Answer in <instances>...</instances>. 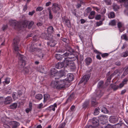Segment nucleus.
I'll return each instance as SVG.
<instances>
[{"instance_id": "obj_2", "label": "nucleus", "mask_w": 128, "mask_h": 128, "mask_svg": "<svg viewBox=\"0 0 128 128\" xmlns=\"http://www.w3.org/2000/svg\"><path fill=\"white\" fill-rule=\"evenodd\" d=\"M50 74L51 77H55L54 79L56 80L64 76L65 73L64 71L63 70H61L58 72L56 69L53 68L51 70Z\"/></svg>"}, {"instance_id": "obj_16", "label": "nucleus", "mask_w": 128, "mask_h": 128, "mask_svg": "<svg viewBox=\"0 0 128 128\" xmlns=\"http://www.w3.org/2000/svg\"><path fill=\"white\" fill-rule=\"evenodd\" d=\"M90 102L89 100L85 101L83 103L82 105V108L85 109L89 107Z\"/></svg>"}, {"instance_id": "obj_45", "label": "nucleus", "mask_w": 128, "mask_h": 128, "mask_svg": "<svg viewBox=\"0 0 128 128\" xmlns=\"http://www.w3.org/2000/svg\"><path fill=\"white\" fill-rule=\"evenodd\" d=\"M116 24V22L115 20H113L111 21L109 23V24L114 26Z\"/></svg>"}, {"instance_id": "obj_22", "label": "nucleus", "mask_w": 128, "mask_h": 128, "mask_svg": "<svg viewBox=\"0 0 128 128\" xmlns=\"http://www.w3.org/2000/svg\"><path fill=\"white\" fill-rule=\"evenodd\" d=\"M95 12L94 11L91 12L89 15L88 16V18L90 19H92L94 17Z\"/></svg>"}, {"instance_id": "obj_15", "label": "nucleus", "mask_w": 128, "mask_h": 128, "mask_svg": "<svg viewBox=\"0 0 128 128\" xmlns=\"http://www.w3.org/2000/svg\"><path fill=\"white\" fill-rule=\"evenodd\" d=\"M96 94H94V96L91 98V105L92 106L96 107Z\"/></svg>"}, {"instance_id": "obj_14", "label": "nucleus", "mask_w": 128, "mask_h": 128, "mask_svg": "<svg viewBox=\"0 0 128 128\" xmlns=\"http://www.w3.org/2000/svg\"><path fill=\"white\" fill-rule=\"evenodd\" d=\"M53 38L50 40L49 42H47V44L52 47H54L55 46L57 43L55 40H52Z\"/></svg>"}, {"instance_id": "obj_40", "label": "nucleus", "mask_w": 128, "mask_h": 128, "mask_svg": "<svg viewBox=\"0 0 128 128\" xmlns=\"http://www.w3.org/2000/svg\"><path fill=\"white\" fill-rule=\"evenodd\" d=\"M128 74V72L126 70L124 71L123 74L122 75L121 78H124Z\"/></svg>"}, {"instance_id": "obj_36", "label": "nucleus", "mask_w": 128, "mask_h": 128, "mask_svg": "<svg viewBox=\"0 0 128 128\" xmlns=\"http://www.w3.org/2000/svg\"><path fill=\"white\" fill-rule=\"evenodd\" d=\"M117 25L118 28L119 29L120 32H122L124 30H122L120 29V28L122 27V24L121 22H119L118 23Z\"/></svg>"}, {"instance_id": "obj_37", "label": "nucleus", "mask_w": 128, "mask_h": 128, "mask_svg": "<svg viewBox=\"0 0 128 128\" xmlns=\"http://www.w3.org/2000/svg\"><path fill=\"white\" fill-rule=\"evenodd\" d=\"M121 38L122 39L126 41H127L128 40V38H127V36L125 34H123L121 36Z\"/></svg>"}, {"instance_id": "obj_63", "label": "nucleus", "mask_w": 128, "mask_h": 128, "mask_svg": "<svg viewBox=\"0 0 128 128\" xmlns=\"http://www.w3.org/2000/svg\"><path fill=\"white\" fill-rule=\"evenodd\" d=\"M37 36L36 35H35V36H34L33 37V40L34 41H37Z\"/></svg>"}, {"instance_id": "obj_31", "label": "nucleus", "mask_w": 128, "mask_h": 128, "mask_svg": "<svg viewBox=\"0 0 128 128\" xmlns=\"http://www.w3.org/2000/svg\"><path fill=\"white\" fill-rule=\"evenodd\" d=\"M120 56L122 57H126L128 56V50H126L121 54Z\"/></svg>"}, {"instance_id": "obj_55", "label": "nucleus", "mask_w": 128, "mask_h": 128, "mask_svg": "<svg viewBox=\"0 0 128 128\" xmlns=\"http://www.w3.org/2000/svg\"><path fill=\"white\" fill-rule=\"evenodd\" d=\"M108 54L107 53H105L103 54H102V56L104 58L105 57L108 56Z\"/></svg>"}, {"instance_id": "obj_6", "label": "nucleus", "mask_w": 128, "mask_h": 128, "mask_svg": "<svg viewBox=\"0 0 128 128\" xmlns=\"http://www.w3.org/2000/svg\"><path fill=\"white\" fill-rule=\"evenodd\" d=\"M90 76V74L84 75L82 77L81 80L79 82V83L80 84L84 82V84H85L89 80Z\"/></svg>"}, {"instance_id": "obj_48", "label": "nucleus", "mask_w": 128, "mask_h": 128, "mask_svg": "<svg viewBox=\"0 0 128 128\" xmlns=\"http://www.w3.org/2000/svg\"><path fill=\"white\" fill-rule=\"evenodd\" d=\"M113 74H111L110 76H108L107 79V82H110V80L112 78L113 76Z\"/></svg>"}, {"instance_id": "obj_33", "label": "nucleus", "mask_w": 128, "mask_h": 128, "mask_svg": "<svg viewBox=\"0 0 128 128\" xmlns=\"http://www.w3.org/2000/svg\"><path fill=\"white\" fill-rule=\"evenodd\" d=\"M47 32H50L51 33H52L54 32V28L52 26H50L47 30Z\"/></svg>"}, {"instance_id": "obj_13", "label": "nucleus", "mask_w": 128, "mask_h": 128, "mask_svg": "<svg viewBox=\"0 0 128 128\" xmlns=\"http://www.w3.org/2000/svg\"><path fill=\"white\" fill-rule=\"evenodd\" d=\"M67 60L68 62H67L68 64L67 65V66H68L71 69H74L76 68L74 63L73 61H71V60H68V58Z\"/></svg>"}, {"instance_id": "obj_58", "label": "nucleus", "mask_w": 128, "mask_h": 128, "mask_svg": "<svg viewBox=\"0 0 128 128\" xmlns=\"http://www.w3.org/2000/svg\"><path fill=\"white\" fill-rule=\"evenodd\" d=\"M118 70H116L114 71V73L111 74H113V76L114 75L117 74L118 73Z\"/></svg>"}, {"instance_id": "obj_61", "label": "nucleus", "mask_w": 128, "mask_h": 128, "mask_svg": "<svg viewBox=\"0 0 128 128\" xmlns=\"http://www.w3.org/2000/svg\"><path fill=\"white\" fill-rule=\"evenodd\" d=\"M91 10V8L90 7L87 8L86 9L88 13H89L90 12Z\"/></svg>"}, {"instance_id": "obj_26", "label": "nucleus", "mask_w": 128, "mask_h": 128, "mask_svg": "<svg viewBox=\"0 0 128 128\" xmlns=\"http://www.w3.org/2000/svg\"><path fill=\"white\" fill-rule=\"evenodd\" d=\"M64 21L65 22L66 25L68 26V27L69 28L70 26V22L68 19H64Z\"/></svg>"}, {"instance_id": "obj_32", "label": "nucleus", "mask_w": 128, "mask_h": 128, "mask_svg": "<svg viewBox=\"0 0 128 128\" xmlns=\"http://www.w3.org/2000/svg\"><path fill=\"white\" fill-rule=\"evenodd\" d=\"M58 80H56L54 81H53L52 82L51 85L53 87L56 86V87L58 84Z\"/></svg>"}, {"instance_id": "obj_1", "label": "nucleus", "mask_w": 128, "mask_h": 128, "mask_svg": "<svg viewBox=\"0 0 128 128\" xmlns=\"http://www.w3.org/2000/svg\"><path fill=\"white\" fill-rule=\"evenodd\" d=\"M20 40L18 38H15L14 40L13 46L14 50L18 52L17 53V56L20 60L19 62V65L20 66L21 68H23L22 70L26 73L28 72V69L26 68H24L26 64L25 61L26 60V58L24 56L20 54L18 52L19 50V47L18 44Z\"/></svg>"}, {"instance_id": "obj_47", "label": "nucleus", "mask_w": 128, "mask_h": 128, "mask_svg": "<svg viewBox=\"0 0 128 128\" xmlns=\"http://www.w3.org/2000/svg\"><path fill=\"white\" fill-rule=\"evenodd\" d=\"M7 28L8 25L7 24L4 25L2 27V30L4 31L5 30L7 29Z\"/></svg>"}, {"instance_id": "obj_7", "label": "nucleus", "mask_w": 128, "mask_h": 128, "mask_svg": "<svg viewBox=\"0 0 128 128\" xmlns=\"http://www.w3.org/2000/svg\"><path fill=\"white\" fill-rule=\"evenodd\" d=\"M60 9V6L58 4L54 3L52 5V10L54 13H56Z\"/></svg>"}, {"instance_id": "obj_12", "label": "nucleus", "mask_w": 128, "mask_h": 128, "mask_svg": "<svg viewBox=\"0 0 128 128\" xmlns=\"http://www.w3.org/2000/svg\"><path fill=\"white\" fill-rule=\"evenodd\" d=\"M74 79V75L72 74H68L67 75V78L64 80H66V81L69 82L68 85H70V81L73 80Z\"/></svg>"}, {"instance_id": "obj_23", "label": "nucleus", "mask_w": 128, "mask_h": 128, "mask_svg": "<svg viewBox=\"0 0 128 128\" xmlns=\"http://www.w3.org/2000/svg\"><path fill=\"white\" fill-rule=\"evenodd\" d=\"M10 78L8 77L4 79V81L2 83L4 85L8 84L10 82Z\"/></svg>"}, {"instance_id": "obj_30", "label": "nucleus", "mask_w": 128, "mask_h": 128, "mask_svg": "<svg viewBox=\"0 0 128 128\" xmlns=\"http://www.w3.org/2000/svg\"><path fill=\"white\" fill-rule=\"evenodd\" d=\"M70 52L68 51L66 52L64 54H62L63 57H64V59L66 58H68L70 55ZM65 60V59H64Z\"/></svg>"}, {"instance_id": "obj_11", "label": "nucleus", "mask_w": 128, "mask_h": 128, "mask_svg": "<svg viewBox=\"0 0 128 128\" xmlns=\"http://www.w3.org/2000/svg\"><path fill=\"white\" fill-rule=\"evenodd\" d=\"M100 110H101L102 112L104 113H107L108 112V110L105 107L102 106L100 108H98L96 109V114H98L99 111Z\"/></svg>"}, {"instance_id": "obj_49", "label": "nucleus", "mask_w": 128, "mask_h": 128, "mask_svg": "<svg viewBox=\"0 0 128 128\" xmlns=\"http://www.w3.org/2000/svg\"><path fill=\"white\" fill-rule=\"evenodd\" d=\"M122 126L121 124L118 123L114 125L115 128H120V126Z\"/></svg>"}, {"instance_id": "obj_41", "label": "nucleus", "mask_w": 128, "mask_h": 128, "mask_svg": "<svg viewBox=\"0 0 128 128\" xmlns=\"http://www.w3.org/2000/svg\"><path fill=\"white\" fill-rule=\"evenodd\" d=\"M44 9L43 7L39 6L36 9V12H40L42 10Z\"/></svg>"}, {"instance_id": "obj_4", "label": "nucleus", "mask_w": 128, "mask_h": 128, "mask_svg": "<svg viewBox=\"0 0 128 128\" xmlns=\"http://www.w3.org/2000/svg\"><path fill=\"white\" fill-rule=\"evenodd\" d=\"M68 60L67 58H66L63 62L58 63L56 64L55 67L57 68L60 69L64 66V67H66L67 65L68 64Z\"/></svg>"}, {"instance_id": "obj_19", "label": "nucleus", "mask_w": 128, "mask_h": 128, "mask_svg": "<svg viewBox=\"0 0 128 128\" xmlns=\"http://www.w3.org/2000/svg\"><path fill=\"white\" fill-rule=\"evenodd\" d=\"M41 50L40 48H34L32 46H31L30 48L29 51L30 52H34L35 51H37L39 52V51H40Z\"/></svg>"}, {"instance_id": "obj_38", "label": "nucleus", "mask_w": 128, "mask_h": 128, "mask_svg": "<svg viewBox=\"0 0 128 128\" xmlns=\"http://www.w3.org/2000/svg\"><path fill=\"white\" fill-rule=\"evenodd\" d=\"M119 2H124L125 5L126 6H127L128 4V0H119Z\"/></svg>"}, {"instance_id": "obj_53", "label": "nucleus", "mask_w": 128, "mask_h": 128, "mask_svg": "<svg viewBox=\"0 0 128 128\" xmlns=\"http://www.w3.org/2000/svg\"><path fill=\"white\" fill-rule=\"evenodd\" d=\"M4 97H0V104L4 102Z\"/></svg>"}, {"instance_id": "obj_39", "label": "nucleus", "mask_w": 128, "mask_h": 128, "mask_svg": "<svg viewBox=\"0 0 128 128\" xmlns=\"http://www.w3.org/2000/svg\"><path fill=\"white\" fill-rule=\"evenodd\" d=\"M53 18V15L51 11L49 10V18L50 20H52Z\"/></svg>"}, {"instance_id": "obj_60", "label": "nucleus", "mask_w": 128, "mask_h": 128, "mask_svg": "<svg viewBox=\"0 0 128 128\" xmlns=\"http://www.w3.org/2000/svg\"><path fill=\"white\" fill-rule=\"evenodd\" d=\"M115 64L116 65L118 66H120L121 65V63L120 62L118 61L116 62Z\"/></svg>"}, {"instance_id": "obj_57", "label": "nucleus", "mask_w": 128, "mask_h": 128, "mask_svg": "<svg viewBox=\"0 0 128 128\" xmlns=\"http://www.w3.org/2000/svg\"><path fill=\"white\" fill-rule=\"evenodd\" d=\"M35 12V11L34 10H33L31 12H30L28 13V15L30 16H32Z\"/></svg>"}, {"instance_id": "obj_18", "label": "nucleus", "mask_w": 128, "mask_h": 128, "mask_svg": "<svg viewBox=\"0 0 128 128\" xmlns=\"http://www.w3.org/2000/svg\"><path fill=\"white\" fill-rule=\"evenodd\" d=\"M92 123L94 126L91 125L89 126H88V128H96V118H92Z\"/></svg>"}, {"instance_id": "obj_42", "label": "nucleus", "mask_w": 128, "mask_h": 128, "mask_svg": "<svg viewBox=\"0 0 128 128\" xmlns=\"http://www.w3.org/2000/svg\"><path fill=\"white\" fill-rule=\"evenodd\" d=\"M50 96L48 94H44V100H46L49 99Z\"/></svg>"}, {"instance_id": "obj_28", "label": "nucleus", "mask_w": 128, "mask_h": 128, "mask_svg": "<svg viewBox=\"0 0 128 128\" xmlns=\"http://www.w3.org/2000/svg\"><path fill=\"white\" fill-rule=\"evenodd\" d=\"M110 86L115 91L117 90L119 88L118 86H116L114 84H111L110 85Z\"/></svg>"}, {"instance_id": "obj_35", "label": "nucleus", "mask_w": 128, "mask_h": 128, "mask_svg": "<svg viewBox=\"0 0 128 128\" xmlns=\"http://www.w3.org/2000/svg\"><path fill=\"white\" fill-rule=\"evenodd\" d=\"M12 97L14 100H16L18 98V96L17 94L15 92H13L12 94Z\"/></svg>"}, {"instance_id": "obj_27", "label": "nucleus", "mask_w": 128, "mask_h": 128, "mask_svg": "<svg viewBox=\"0 0 128 128\" xmlns=\"http://www.w3.org/2000/svg\"><path fill=\"white\" fill-rule=\"evenodd\" d=\"M42 98V95L40 94H37L35 96V98L39 100H41Z\"/></svg>"}, {"instance_id": "obj_20", "label": "nucleus", "mask_w": 128, "mask_h": 128, "mask_svg": "<svg viewBox=\"0 0 128 128\" xmlns=\"http://www.w3.org/2000/svg\"><path fill=\"white\" fill-rule=\"evenodd\" d=\"M70 55L68 58H68V60H71V61H72L74 60H76V57L74 55L71 54V53H70Z\"/></svg>"}, {"instance_id": "obj_43", "label": "nucleus", "mask_w": 128, "mask_h": 128, "mask_svg": "<svg viewBox=\"0 0 128 128\" xmlns=\"http://www.w3.org/2000/svg\"><path fill=\"white\" fill-rule=\"evenodd\" d=\"M28 24V28H31L34 24V22L33 21L30 22Z\"/></svg>"}, {"instance_id": "obj_54", "label": "nucleus", "mask_w": 128, "mask_h": 128, "mask_svg": "<svg viewBox=\"0 0 128 128\" xmlns=\"http://www.w3.org/2000/svg\"><path fill=\"white\" fill-rule=\"evenodd\" d=\"M43 104L42 103H40V104H38V105L37 108L38 109H40L42 108V107Z\"/></svg>"}, {"instance_id": "obj_21", "label": "nucleus", "mask_w": 128, "mask_h": 128, "mask_svg": "<svg viewBox=\"0 0 128 128\" xmlns=\"http://www.w3.org/2000/svg\"><path fill=\"white\" fill-rule=\"evenodd\" d=\"M18 106V104L17 103H14L10 105L9 107L10 108L14 110Z\"/></svg>"}, {"instance_id": "obj_3", "label": "nucleus", "mask_w": 128, "mask_h": 128, "mask_svg": "<svg viewBox=\"0 0 128 128\" xmlns=\"http://www.w3.org/2000/svg\"><path fill=\"white\" fill-rule=\"evenodd\" d=\"M69 82L66 80H58V84L56 87V88L58 90H62L65 87L68 86Z\"/></svg>"}, {"instance_id": "obj_59", "label": "nucleus", "mask_w": 128, "mask_h": 128, "mask_svg": "<svg viewBox=\"0 0 128 128\" xmlns=\"http://www.w3.org/2000/svg\"><path fill=\"white\" fill-rule=\"evenodd\" d=\"M27 4H26L24 7L23 10L24 11H25L27 10Z\"/></svg>"}, {"instance_id": "obj_50", "label": "nucleus", "mask_w": 128, "mask_h": 128, "mask_svg": "<svg viewBox=\"0 0 128 128\" xmlns=\"http://www.w3.org/2000/svg\"><path fill=\"white\" fill-rule=\"evenodd\" d=\"M114 128L113 126L108 124L104 128Z\"/></svg>"}, {"instance_id": "obj_52", "label": "nucleus", "mask_w": 128, "mask_h": 128, "mask_svg": "<svg viewBox=\"0 0 128 128\" xmlns=\"http://www.w3.org/2000/svg\"><path fill=\"white\" fill-rule=\"evenodd\" d=\"M102 24V21H100L98 22H96V26H99Z\"/></svg>"}, {"instance_id": "obj_62", "label": "nucleus", "mask_w": 128, "mask_h": 128, "mask_svg": "<svg viewBox=\"0 0 128 128\" xmlns=\"http://www.w3.org/2000/svg\"><path fill=\"white\" fill-rule=\"evenodd\" d=\"M101 16L100 14L96 15V20H99L100 19Z\"/></svg>"}, {"instance_id": "obj_44", "label": "nucleus", "mask_w": 128, "mask_h": 128, "mask_svg": "<svg viewBox=\"0 0 128 128\" xmlns=\"http://www.w3.org/2000/svg\"><path fill=\"white\" fill-rule=\"evenodd\" d=\"M110 17L109 16V18H113L115 17V14L114 12H111L110 13Z\"/></svg>"}, {"instance_id": "obj_17", "label": "nucleus", "mask_w": 128, "mask_h": 128, "mask_svg": "<svg viewBox=\"0 0 128 128\" xmlns=\"http://www.w3.org/2000/svg\"><path fill=\"white\" fill-rule=\"evenodd\" d=\"M85 62L86 65H89L92 62V59L90 57L87 58L85 60Z\"/></svg>"}, {"instance_id": "obj_56", "label": "nucleus", "mask_w": 128, "mask_h": 128, "mask_svg": "<svg viewBox=\"0 0 128 128\" xmlns=\"http://www.w3.org/2000/svg\"><path fill=\"white\" fill-rule=\"evenodd\" d=\"M54 107L57 108V104L56 103H54L53 105H52L50 106L49 107L50 108L52 109Z\"/></svg>"}, {"instance_id": "obj_10", "label": "nucleus", "mask_w": 128, "mask_h": 128, "mask_svg": "<svg viewBox=\"0 0 128 128\" xmlns=\"http://www.w3.org/2000/svg\"><path fill=\"white\" fill-rule=\"evenodd\" d=\"M118 117L115 116H111L109 118L110 122L113 124L116 122L118 121Z\"/></svg>"}, {"instance_id": "obj_51", "label": "nucleus", "mask_w": 128, "mask_h": 128, "mask_svg": "<svg viewBox=\"0 0 128 128\" xmlns=\"http://www.w3.org/2000/svg\"><path fill=\"white\" fill-rule=\"evenodd\" d=\"M66 124L65 122H63L60 124L58 128H64Z\"/></svg>"}, {"instance_id": "obj_9", "label": "nucleus", "mask_w": 128, "mask_h": 128, "mask_svg": "<svg viewBox=\"0 0 128 128\" xmlns=\"http://www.w3.org/2000/svg\"><path fill=\"white\" fill-rule=\"evenodd\" d=\"M12 97L10 96H8L4 98V103L5 104H9L12 102Z\"/></svg>"}, {"instance_id": "obj_5", "label": "nucleus", "mask_w": 128, "mask_h": 128, "mask_svg": "<svg viewBox=\"0 0 128 128\" xmlns=\"http://www.w3.org/2000/svg\"><path fill=\"white\" fill-rule=\"evenodd\" d=\"M10 25L14 26L15 28H17L18 29H20L21 25L20 23L15 20H10L9 21Z\"/></svg>"}, {"instance_id": "obj_34", "label": "nucleus", "mask_w": 128, "mask_h": 128, "mask_svg": "<svg viewBox=\"0 0 128 128\" xmlns=\"http://www.w3.org/2000/svg\"><path fill=\"white\" fill-rule=\"evenodd\" d=\"M28 24V22L26 20L22 22V25L24 27H26L27 26Z\"/></svg>"}, {"instance_id": "obj_46", "label": "nucleus", "mask_w": 128, "mask_h": 128, "mask_svg": "<svg viewBox=\"0 0 128 128\" xmlns=\"http://www.w3.org/2000/svg\"><path fill=\"white\" fill-rule=\"evenodd\" d=\"M113 6V9L115 11L117 10L119 8V6L116 4H114Z\"/></svg>"}, {"instance_id": "obj_64", "label": "nucleus", "mask_w": 128, "mask_h": 128, "mask_svg": "<svg viewBox=\"0 0 128 128\" xmlns=\"http://www.w3.org/2000/svg\"><path fill=\"white\" fill-rule=\"evenodd\" d=\"M4 126L5 128H10L9 126L5 124H4Z\"/></svg>"}, {"instance_id": "obj_25", "label": "nucleus", "mask_w": 128, "mask_h": 128, "mask_svg": "<svg viewBox=\"0 0 128 128\" xmlns=\"http://www.w3.org/2000/svg\"><path fill=\"white\" fill-rule=\"evenodd\" d=\"M55 57L58 60H62L63 58L62 55H61L59 54H56Z\"/></svg>"}, {"instance_id": "obj_24", "label": "nucleus", "mask_w": 128, "mask_h": 128, "mask_svg": "<svg viewBox=\"0 0 128 128\" xmlns=\"http://www.w3.org/2000/svg\"><path fill=\"white\" fill-rule=\"evenodd\" d=\"M104 117L102 116H100L98 117V119L96 120V126L99 125V122L104 120Z\"/></svg>"}, {"instance_id": "obj_8", "label": "nucleus", "mask_w": 128, "mask_h": 128, "mask_svg": "<svg viewBox=\"0 0 128 128\" xmlns=\"http://www.w3.org/2000/svg\"><path fill=\"white\" fill-rule=\"evenodd\" d=\"M41 36L42 38L48 40H50L53 38V36L51 34H49L48 36H47L46 34L44 33L42 34Z\"/></svg>"}, {"instance_id": "obj_29", "label": "nucleus", "mask_w": 128, "mask_h": 128, "mask_svg": "<svg viewBox=\"0 0 128 128\" xmlns=\"http://www.w3.org/2000/svg\"><path fill=\"white\" fill-rule=\"evenodd\" d=\"M104 82L103 81H100L98 84V87L100 88H103Z\"/></svg>"}]
</instances>
